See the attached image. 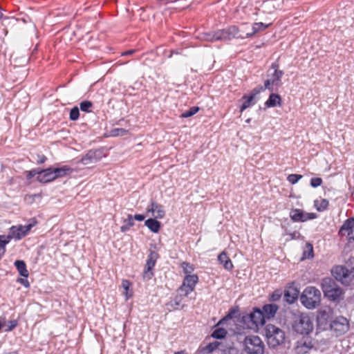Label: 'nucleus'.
Masks as SVG:
<instances>
[{"label": "nucleus", "mask_w": 354, "mask_h": 354, "mask_svg": "<svg viewBox=\"0 0 354 354\" xmlns=\"http://www.w3.org/2000/svg\"><path fill=\"white\" fill-rule=\"evenodd\" d=\"M247 28L245 25H241L240 27L234 26H230L226 29L219 30L213 33H207L203 36V39L209 41H215L218 40H230L233 38H245L244 28Z\"/></svg>", "instance_id": "1"}, {"label": "nucleus", "mask_w": 354, "mask_h": 354, "mask_svg": "<svg viewBox=\"0 0 354 354\" xmlns=\"http://www.w3.org/2000/svg\"><path fill=\"white\" fill-rule=\"evenodd\" d=\"M33 224L27 225L12 226L10 228L9 234L7 236L0 235V259L6 252V245L12 239L20 240L24 237L32 227Z\"/></svg>", "instance_id": "2"}, {"label": "nucleus", "mask_w": 354, "mask_h": 354, "mask_svg": "<svg viewBox=\"0 0 354 354\" xmlns=\"http://www.w3.org/2000/svg\"><path fill=\"white\" fill-rule=\"evenodd\" d=\"M292 328L297 334L303 336L309 335L314 329L313 320L308 314L299 313L295 316Z\"/></svg>", "instance_id": "3"}, {"label": "nucleus", "mask_w": 354, "mask_h": 354, "mask_svg": "<svg viewBox=\"0 0 354 354\" xmlns=\"http://www.w3.org/2000/svg\"><path fill=\"white\" fill-rule=\"evenodd\" d=\"M321 286L324 297L329 300L337 301L343 299L344 290L334 279L329 277L323 279Z\"/></svg>", "instance_id": "4"}, {"label": "nucleus", "mask_w": 354, "mask_h": 354, "mask_svg": "<svg viewBox=\"0 0 354 354\" xmlns=\"http://www.w3.org/2000/svg\"><path fill=\"white\" fill-rule=\"evenodd\" d=\"M283 71L279 70V64L274 62L267 71L268 79L264 82V88L271 92L277 91L281 85Z\"/></svg>", "instance_id": "5"}, {"label": "nucleus", "mask_w": 354, "mask_h": 354, "mask_svg": "<svg viewBox=\"0 0 354 354\" xmlns=\"http://www.w3.org/2000/svg\"><path fill=\"white\" fill-rule=\"evenodd\" d=\"M300 300L306 308L315 309L320 304L321 292L315 287H307L301 294Z\"/></svg>", "instance_id": "6"}, {"label": "nucleus", "mask_w": 354, "mask_h": 354, "mask_svg": "<svg viewBox=\"0 0 354 354\" xmlns=\"http://www.w3.org/2000/svg\"><path fill=\"white\" fill-rule=\"evenodd\" d=\"M266 338L270 347L275 348L285 341V333L281 328L272 324H268L266 328Z\"/></svg>", "instance_id": "7"}, {"label": "nucleus", "mask_w": 354, "mask_h": 354, "mask_svg": "<svg viewBox=\"0 0 354 354\" xmlns=\"http://www.w3.org/2000/svg\"><path fill=\"white\" fill-rule=\"evenodd\" d=\"M245 351L247 354H263L264 344L257 335L246 336L243 341Z\"/></svg>", "instance_id": "8"}, {"label": "nucleus", "mask_w": 354, "mask_h": 354, "mask_svg": "<svg viewBox=\"0 0 354 354\" xmlns=\"http://www.w3.org/2000/svg\"><path fill=\"white\" fill-rule=\"evenodd\" d=\"M198 282V277L196 274H187L183 281L181 286L178 288L185 296H188L195 289L196 285Z\"/></svg>", "instance_id": "9"}, {"label": "nucleus", "mask_w": 354, "mask_h": 354, "mask_svg": "<svg viewBox=\"0 0 354 354\" xmlns=\"http://www.w3.org/2000/svg\"><path fill=\"white\" fill-rule=\"evenodd\" d=\"M314 345L315 343L313 338L308 335L304 336L297 341L294 349L297 354H306L314 347Z\"/></svg>", "instance_id": "10"}, {"label": "nucleus", "mask_w": 354, "mask_h": 354, "mask_svg": "<svg viewBox=\"0 0 354 354\" xmlns=\"http://www.w3.org/2000/svg\"><path fill=\"white\" fill-rule=\"evenodd\" d=\"M332 274L337 280L340 281L342 283H348L351 277H354L353 273H351V268L348 269L343 266L334 267Z\"/></svg>", "instance_id": "11"}, {"label": "nucleus", "mask_w": 354, "mask_h": 354, "mask_svg": "<svg viewBox=\"0 0 354 354\" xmlns=\"http://www.w3.org/2000/svg\"><path fill=\"white\" fill-rule=\"evenodd\" d=\"M339 234L348 242L354 241V218H348L339 230Z\"/></svg>", "instance_id": "12"}, {"label": "nucleus", "mask_w": 354, "mask_h": 354, "mask_svg": "<svg viewBox=\"0 0 354 354\" xmlns=\"http://www.w3.org/2000/svg\"><path fill=\"white\" fill-rule=\"evenodd\" d=\"M331 330L337 336L342 335L347 332L349 329V325L347 319L343 317H337L330 324Z\"/></svg>", "instance_id": "13"}, {"label": "nucleus", "mask_w": 354, "mask_h": 354, "mask_svg": "<svg viewBox=\"0 0 354 354\" xmlns=\"http://www.w3.org/2000/svg\"><path fill=\"white\" fill-rule=\"evenodd\" d=\"M158 254L157 252L154 251H151L150 254L148 256L145 269L144 271V277L147 278L148 279H151L153 276V272H151L153 268L156 265V260L158 259Z\"/></svg>", "instance_id": "14"}, {"label": "nucleus", "mask_w": 354, "mask_h": 354, "mask_svg": "<svg viewBox=\"0 0 354 354\" xmlns=\"http://www.w3.org/2000/svg\"><path fill=\"white\" fill-rule=\"evenodd\" d=\"M290 217L294 222H305L315 218V214H305L299 209H294L290 211Z\"/></svg>", "instance_id": "15"}, {"label": "nucleus", "mask_w": 354, "mask_h": 354, "mask_svg": "<svg viewBox=\"0 0 354 354\" xmlns=\"http://www.w3.org/2000/svg\"><path fill=\"white\" fill-rule=\"evenodd\" d=\"M248 319L255 327L263 326L266 322L263 312L257 308H254L253 311L250 313Z\"/></svg>", "instance_id": "16"}, {"label": "nucleus", "mask_w": 354, "mask_h": 354, "mask_svg": "<svg viewBox=\"0 0 354 354\" xmlns=\"http://www.w3.org/2000/svg\"><path fill=\"white\" fill-rule=\"evenodd\" d=\"M147 212L151 213L152 216L158 219H161L165 216L164 207L154 201H151L150 205L147 208Z\"/></svg>", "instance_id": "17"}, {"label": "nucleus", "mask_w": 354, "mask_h": 354, "mask_svg": "<svg viewBox=\"0 0 354 354\" xmlns=\"http://www.w3.org/2000/svg\"><path fill=\"white\" fill-rule=\"evenodd\" d=\"M37 179L42 183H47L55 180L53 168L50 167L37 171Z\"/></svg>", "instance_id": "18"}, {"label": "nucleus", "mask_w": 354, "mask_h": 354, "mask_svg": "<svg viewBox=\"0 0 354 354\" xmlns=\"http://www.w3.org/2000/svg\"><path fill=\"white\" fill-rule=\"evenodd\" d=\"M100 158L97 155V151L93 150L88 151L80 160V162L84 165H88L97 162Z\"/></svg>", "instance_id": "19"}, {"label": "nucleus", "mask_w": 354, "mask_h": 354, "mask_svg": "<svg viewBox=\"0 0 354 354\" xmlns=\"http://www.w3.org/2000/svg\"><path fill=\"white\" fill-rule=\"evenodd\" d=\"M271 24H263L262 22L254 23L251 26L250 31L248 32H245L244 35L245 36V38L252 37L256 33H257L259 32H261V31L266 30Z\"/></svg>", "instance_id": "20"}, {"label": "nucleus", "mask_w": 354, "mask_h": 354, "mask_svg": "<svg viewBox=\"0 0 354 354\" xmlns=\"http://www.w3.org/2000/svg\"><path fill=\"white\" fill-rule=\"evenodd\" d=\"M177 292L178 295L174 298V299L166 304L167 309L169 310L178 309L180 306L183 298L186 297L183 292L178 291V289L177 290Z\"/></svg>", "instance_id": "21"}, {"label": "nucleus", "mask_w": 354, "mask_h": 354, "mask_svg": "<svg viewBox=\"0 0 354 354\" xmlns=\"http://www.w3.org/2000/svg\"><path fill=\"white\" fill-rule=\"evenodd\" d=\"M279 307L277 305L270 304L264 305L261 310L263 312V315L266 319H270L274 317Z\"/></svg>", "instance_id": "22"}, {"label": "nucleus", "mask_w": 354, "mask_h": 354, "mask_svg": "<svg viewBox=\"0 0 354 354\" xmlns=\"http://www.w3.org/2000/svg\"><path fill=\"white\" fill-rule=\"evenodd\" d=\"M266 108L281 106V97L277 93H271L269 98L264 104Z\"/></svg>", "instance_id": "23"}, {"label": "nucleus", "mask_w": 354, "mask_h": 354, "mask_svg": "<svg viewBox=\"0 0 354 354\" xmlns=\"http://www.w3.org/2000/svg\"><path fill=\"white\" fill-rule=\"evenodd\" d=\"M53 171L55 180L56 178H62L71 174L73 169L68 166L64 165L61 167L53 169Z\"/></svg>", "instance_id": "24"}, {"label": "nucleus", "mask_w": 354, "mask_h": 354, "mask_svg": "<svg viewBox=\"0 0 354 354\" xmlns=\"http://www.w3.org/2000/svg\"><path fill=\"white\" fill-rule=\"evenodd\" d=\"M299 292L297 289L289 288L284 292V299L288 304H293L298 298Z\"/></svg>", "instance_id": "25"}, {"label": "nucleus", "mask_w": 354, "mask_h": 354, "mask_svg": "<svg viewBox=\"0 0 354 354\" xmlns=\"http://www.w3.org/2000/svg\"><path fill=\"white\" fill-rule=\"evenodd\" d=\"M218 260L221 264H223L225 269L231 270L233 268V264L230 259L227 257V254L224 252H221L218 256Z\"/></svg>", "instance_id": "26"}, {"label": "nucleus", "mask_w": 354, "mask_h": 354, "mask_svg": "<svg viewBox=\"0 0 354 354\" xmlns=\"http://www.w3.org/2000/svg\"><path fill=\"white\" fill-rule=\"evenodd\" d=\"M157 218H148L145 221V225L153 232L158 233L160 229V223L156 220Z\"/></svg>", "instance_id": "27"}, {"label": "nucleus", "mask_w": 354, "mask_h": 354, "mask_svg": "<svg viewBox=\"0 0 354 354\" xmlns=\"http://www.w3.org/2000/svg\"><path fill=\"white\" fill-rule=\"evenodd\" d=\"M15 266L21 276L26 277V278H27L28 277L29 272L26 268V265L24 261H22V260L15 261Z\"/></svg>", "instance_id": "28"}, {"label": "nucleus", "mask_w": 354, "mask_h": 354, "mask_svg": "<svg viewBox=\"0 0 354 354\" xmlns=\"http://www.w3.org/2000/svg\"><path fill=\"white\" fill-rule=\"evenodd\" d=\"M242 100H243V102L241 106V112H243L246 109L250 107L252 104H254V98H253V96L250 95H243L242 97Z\"/></svg>", "instance_id": "29"}, {"label": "nucleus", "mask_w": 354, "mask_h": 354, "mask_svg": "<svg viewBox=\"0 0 354 354\" xmlns=\"http://www.w3.org/2000/svg\"><path fill=\"white\" fill-rule=\"evenodd\" d=\"M2 319H3V323H4L3 328H5L4 330L6 332H9V331L12 330L18 325V321L17 319H12V320H10V321L7 322L4 317H2Z\"/></svg>", "instance_id": "30"}, {"label": "nucleus", "mask_w": 354, "mask_h": 354, "mask_svg": "<svg viewBox=\"0 0 354 354\" xmlns=\"http://www.w3.org/2000/svg\"><path fill=\"white\" fill-rule=\"evenodd\" d=\"M329 205L328 201L326 199H322L320 201H315V205L317 209L319 212L324 211L327 209Z\"/></svg>", "instance_id": "31"}, {"label": "nucleus", "mask_w": 354, "mask_h": 354, "mask_svg": "<svg viewBox=\"0 0 354 354\" xmlns=\"http://www.w3.org/2000/svg\"><path fill=\"white\" fill-rule=\"evenodd\" d=\"M313 257V248L312 244L308 243L306 244L305 249L303 252L302 259H310Z\"/></svg>", "instance_id": "32"}, {"label": "nucleus", "mask_w": 354, "mask_h": 354, "mask_svg": "<svg viewBox=\"0 0 354 354\" xmlns=\"http://www.w3.org/2000/svg\"><path fill=\"white\" fill-rule=\"evenodd\" d=\"M329 317L330 316L328 312L326 310H321L319 312L317 315V322L320 324H326Z\"/></svg>", "instance_id": "33"}, {"label": "nucleus", "mask_w": 354, "mask_h": 354, "mask_svg": "<svg viewBox=\"0 0 354 354\" xmlns=\"http://www.w3.org/2000/svg\"><path fill=\"white\" fill-rule=\"evenodd\" d=\"M227 331L223 328H218L214 330L212 334V337L216 339H222L225 337Z\"/></svg>", "instance_id": "34"}, {"label": "nucleus", "mask_w": 354, "mask_h": 354, "mask_svg": "<svg viewBox=\"0 0 354 354\" xmlns=\"http://www.w3.org/2000/svg\"><path fill=\"white\" fill-rule=\"evenodd\" d=\"M93 107V103L88 100H84L80 104V108L81 111L90 113L91 112V108Z\"/></svg>", "instance_id": "35"}, {"label": "nucleus", "mask_w": 354, "mask_h": 354, "mask_svg": "<svg viewBox=\"0 0 354 354\" xmlns=\"http://www.w3.org/2000/svg\"><path fill=\"white\" fill-rule=\"evenodd\" d=\"M199 111V108L198 106H192L189 110L183 112L180 117L183 118H187L195 115Z\"/></svg>", "instance_id": "36"}, {"label": "nucleus", "mask_w": 354, "mask_h": 354, "mask_svg": "<svg viewBox=\"0 0 354 354\" xmlns=\"http://www.w3.org/2000/svg\"><path fill=\"white\" fill-rule=\"evenodd\" d=\"M181 268L183 270L185 274H192V272L194 270V266L187 262H183L181 264Z\"/></svg>", "instance_id": "37"}, {"label": "nucleus", "mask_w": 354, "mask_h": 354, "mask_svg": "<svg viewBox=\"0 0 354 354\" xmlns=\"http://www.w3.org/2000/svg\"><path fill=\"white\" fill-rule=\"evenodd\" d=\"M283 295V292L280 289L275 290L270 297V301H279Z\"/></svg>", "instance_id": "38"}, {"label": "nucleus", "mask_w": 354, "mask_h": 354, "mask_svg": "<svg viewBox=\"0 0 354 354\" xmlns=\"http://www.w3.org/2000/svg\"><path fill=\"white\" fill-rule=\"evenodd\" d=\"M220 345L221 343L217 341L211 342L206 346L205 351H207L208 353H212L216 349H217Z\"/></svg>", "instance_id": "39"}, {"label": "nucleus", "mask_w": 354, "mask_h": 354, "mask_svg": "<svg viewBox=\"0 0 354 354\" xmlns=\"http://www.w3.org/2000/svg\"><path fill=\"white\" fill-rule=\"evenodd\" d=\"M80 116L79 109L77 106L73 107L70 111V119L71 120H77Z\"/></svg>", "instance_id": "40"}, {"label": "nucleus", "mask_w": 354, "mask_h": 354, "mask_svg": "<svg viewBox=\"0 0 354 354\" xmlns=\"http://www.w3.org/2000/svg\"><path fill=\"white\" fill-rule=\"evenodd\" d=\"M302 178V176L300 174H290L287 177V180L289 183L291 184H295L297 183L301 178Z\"/></svg>", "instance_id": "41"}, {"label": "nucleus", "mask_w": 354, "mask_h": 354, "mask_svg": "<svg viewBox=\"0 0 354 354\" xmlns=\"http://www.w3.org/2000/svg\"><path fill=\"white\" fill-rule=\"evenodd\" d=\"M130 285H131V283H130L129 281H128V280H123L122 281V286L126 291L125 294H126L127 299L129 297H131V295H132L131 294L129 295V290Z\"/></svg>", "instance_id": "42"}, {"label": "nucleus", "mask_w": 354, "mask_h": 354, "mask_svg": "<svg viewBox=\"0 0 354 354\" xmlns=\"http://www.w3.org/2000/svg\"><path fill=\"white\" fill-rule=\"evenodd\" d=\"M127 132V130L124 129H114L111 131V134L113 136H123Z\"/></svg>", "instance_id": "43"}, {"label": "nucleus", "mask_w": 354, "mask_h": 354, "mask_svg": "<svg viewBox=\"0 0 354 354\" xmlns=\"http://www.w3.org/2000/svg\"><path fill=\"white\" fill-rule=\"evenodd\" d=\"M322 183V179L321 178H313L310 180V185L313 187H317Z\"/></svg>", "instance_id": "44"}, {"label": "nucleus", "mask_w": 354, "mask_h": 354, "mask_svg": "<svg viewBox=\"0 0 354 354\" xmlns=\"http://www.w3.org/2000/svg\"><path fill=\"white\" fill-rule=\"evenodd\" d=\"M263 90H266L264 88V86H258V87L254 88L252 91V92H251L250 95V96H253V98H255L256 95H258L259 93H261Z\"/></svg>", "instance_id": "45"}, {"label": "nucleus", "mask_w": 354, "mask_h": 354, "mask_svg": "<svg viewBox=\"0 0 354 354\" xmlns=\"http://www.w3.org/2000/svg\"><path fill=\"white\" fill-rule=\"evenodd\" d=\"M124 223L127 224L129 227H132L134 225L133 217L131 214H128L127 218L124 220Z\"/></svg>", "instance_id": "46"}, {"label": "nucleus", "mask_w": 354, "mask_h": 354, "mask_svg": "<svg viewBox=\"0 0 354 354\" xmlns=\"http://www.w3.org/2000/svg\"><path fill=\"white\" fill-rule=\"evenodd\" d=\"M17 281L21 284H22L24 286H25L26 288H28L30 286V283L28 282V281L26 279H23V278H19L17 279Z\"/></svg>", "instance_id": "47"}, {"label": "nucleus", "mask_w": 354, "mask_h": 354, "mask_svg": "<svg viewBox=\"0 0 354 354\" xmlns=\"http://www.w3.org/2000/svg\"><path fill=\"white\" fill-rule=\"evenodd\" d=\"M46 159L47 158L44 155H38L37 159V162L38 164H42L46 160Z\"/></svg>", "instance_id": "48"}, {"label": "nucleus", "mask_w": 354, "mask_h": 354, "mask_svg": "<svg viewBox=\"0 0 354 354\" xmlns=\"http://www.w3.org/2000/svg\"><path fill=\"white\" fill-rule=\"evenodd\" d=\"M145 216L142 215V214H136L133 217L134 219L137 220V221H142L145 219Z\"/></svg>", "instance_id": "49"}, {"label": "nucleus", "mask_w": 354, "mask_h": 354, "mask_svg": "<svg viewBox=\"0 0 354 354\" xmlns=\"http://www.w3.org/2000/svg\"><path fill=\"white\" fill-rule=\"evenodd\" d=\"M36 174H37V171L36 170H32V171H29L27 177H28V178H31L33 176H35Z\"/></svg>", "instance_id": "50"}, {"label": "nucleus", "mask_w": 354, "mask_h": 354, "mask_svg": "<svg viewBox=\"0 0 354 354\" xmlns=\"http://www.w3.org/2000/svg\"><path fill=\"white\" fill-rule=\"evenodd\" d=\"M130 229V227H129L127 224L124 223V225H122L120 227V231L122 232H127Z\"/></svg>", "instance_id": "51"}, {"label": "nucleus", "mask_w": 354, "mask_h": 354, "mask_svg": "<svg viewBox=\"0 0 354 354\" xmlns=\"http://www.w3.org/2000/svg\"><path fill=\"white\" fill-rule=\"evenodd\" d=\"M135 52L134 50H127V51H124L122 53V56H127V55H132L133 53Z\"/></svg>", "instance_id": "52"}, {"label": "nucleus", "mask_w": 354, "mask_h": 354, "mask_svg": "<svg viewBox=\"0 0 354 354\" xmlns=\"http://www.w3.org/2000/svg\"><path fill=\"white\" fill-rule=\"evenodd\" d=\"M228 354H239V351L235 348H230L228 351Z\"/></svg>", "instance_id": "53"}, {"label": "nucleus", "mask_w": 354, "mask_h": 354, "mask_svg": "<svg viewBox=\"0 0 354 354\" xmlns=\"http://www.w3.org/2000/svg\"><path fill=\"white\" fill-rule=\"evenodd\" d=\"M241 25L247 26V28L243 29L245 30V33L250 31L251 26H250L248 24H242Z\"/></svg>", "instance_id": "54"}, {"label": "nucleus", "mask_w": 354, "mask_h": 354, "mask_svg": "<svg viewBox=\"0 0 354 354\" xmlns=\"http://www.w3.org/2000/svg\"><path fill=\"white\" fill-rule=\"evenodd\" d=\"M349 261L351 262V264H353L354 263V259H350ZM351 273H353V277H354V266L353 267H351Z\"/></svg>", "instance_id": "55"}, {"label": "nucleus", "mask_w": 354, "mask_h": 354, "mask_svg": "<svg viewBox=\"0 0 354 354\" xmlns=\"http://www.w3.org/2000/svg\"><path fill=\"white\" fill-rule=\"evenodd\" d=\"M232 317V313H229L227 315H226V317L223 319V320L227 319H231Z\"/></svg>", "instance_id": "56"}, {"label": "nucleus", "mask_w": 354, "mask_h": 354, "mask_svg": "<svg viewBox=\"0 0 354 354\" xmlns=\"http://www.w3.org/2000/svg\"><path fill=\"white\" fill-rule=\"evenodd\" d=\"M174 354H187L185 351H180L178 352H176Z\"/></svg>", "instance_id": "57"}, {"label": "nucleus", "mask_w": 354, "mask_h": 354, "mask_svg": "<svg viewBox=\"0 0 354 354\" xmlns=\"http://www.w3.org/2000/svg\"><path fill=\"white\" fill-rule=\"evenodd\" d=\"M4 325V323H3V319L2 317H0V329L3 328V326Z\"/></svg>", "instance_id": "58"}, {"label": "nucleus", "mask_w": 354, "mask_h": 354, "mask_svg": "<svg viewBox=\"0 0 354 354\" xmlns=\"http://www.w3.org/2000/svg\"><path fill=\"white\" fill-rule=\"evenodd\" d=\"M174 53L178 54V53H177V52L171 51V52H170V54L168 55V57H169V58L171 57V56H172V55H173Z\"/></svg>", "instance_id": "59"}, {"label": "nucleus", "mask_w": 354, "mask_h": 354, "mask_svg": "<svg viewBox=\"0 0 354 354\" xmlns=\"http://www.w3.org/2000/svg\"><path fill=\"white\" fill-rule=\"evenodd\" d=\"M6 354H17L16 352H13V353H6Z\"/></svg>", "instance_id": "60"}, {"label": "nucleus", "mask_w": 354, "mask_h": 354, "mask_svg": "<svg viewBox=\"0 0 354 354\" xmlns=\"http://www.w3.org/2000/svg\"><path fill=\"white\" fill-rule=\"evenodd\" d=\"M250 119H248V120H246V122H250Z\"/></svg>", "instance_id": "61"}]
</instances>
